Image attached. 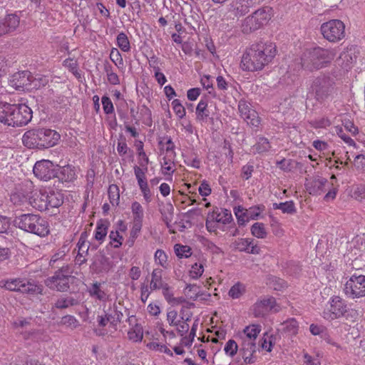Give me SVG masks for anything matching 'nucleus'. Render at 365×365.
I'll list each match as a JSON object with an SVG mask.
<instances>
[{
  "instance_id": "nucleus-32",
  "label": "nucleus",
  "mask_w": 365,
  "mask_h": 365,
  "mask_svg": "<svg viewBox=\"0 0 365 365\" xmlns=\"http://www.w3.org/2000/svg\"><path fill=\"white\" fill-rule=\"evenodd\" d=\"M88 292L92 297H95L100 301L106 302L108 299V297L107 294L101 289V284L99 282H96L93 283Z\"/></svg>"
},
{
  "instance_id": "nucleus-44",
  "label": "nucleus",
  "mask_w": 365,
  "mask_h": 365,
  "mask_svg": "<svg viewBox=\"0 0 365 365\" xmlns=\"http://www.w3.org/2000/svg\"><path fill=\"white\" fill-rule=\"evenodd\" d=\"M243 119L247 123L248 125H250L253 127H258L260 123V118L255 110H252V111L245 117H244Z\"/></svg>"
},
{
  "instance_id": "nucleus-61",
  "label": "nucleus",
  "mask_w": 365,
  "mask_h": 365,
  "mask_svg": "<svg viewBox=\"0 0 365 365\" xmlns=\"http://www.w3.org/2000/svg\"><path fill=\"white\" fill-rule=\"evenodd\" d=\"M150 349L153 350H159L161 352L168 354L170 356H173V352L164 344H160L157 342H151L148 345Z\"/></svg>"
},
{
  "instance_id": "nucleus-51",
  "label": "nucleus",
  "mask_w": 365,
  "mask_h": 365,
  "mask_svg": "<svg viewBox=\"0 0 365 365\" xmlns=\"http://www.w3.org/2000/svg\"><path fill=\"white\" fill-rule=\"evenodd\" d=\"M172 106L175 113L178 116L179 118H182L185 115V109L181 104L180 100H173L172 102Z\"/></svg>"
},
{
  "instance_id": "nucleus-43",
  "label": "nucleus",
  "mask_w": 365,
  "mask_h": 365,
  "mask_svg": "<svg viewBox=\"0 0 365 365\" xmlns=\"http://www.w3.org/2000/svg\"><path fill=\"white\" fill-rule=\"evenodd\" d=\"M108 192L110 202L113 205H117L118 204V200H119V197H120L118 186L115 185H110L108 187Z\"/></svg>"
},
{
  "instance_id": "nucleus-20",
  "label": "nucleus",
  "mask_w": 365,
  "mask_h": 365,
  "mask_svg": "<svg viewBox=\"0 0 365 365\" xmlns=\"http://www.w3.org/2000/svg\"><path fill=\"white\" fill-rule=\"evenodd\" d=\"M235 249L240 252L257 255L260 252V247L254 244V240L250 238H240L233 242Z\"/></svg>"
},
{
  "instance_id": "nucleus-53",
  "label": "nucleus",
  "mask_w": 365,
  "mask_h": 365,
  "mask_svg": "<svg viewBox=\"0 0 365 365\" xmlns=\"http://www.w3.org/2000/svg\"><path fill=\"white\" fill-rule=\"evenodd\" d=\"M101 102L105 113L110 114L113 113V105L109 97L106 96H103L101 98Z\"/></svg>"
},
{
  "instance_id": "nucleus-7",
  "label": "nucleus",
  "mask_w": 365,
  "mask_h": 365,
  "mask_svg": "<svg viewBox=\"0 0 365 365\" xmlns=\"http://www.w3.org/2000/svg\"><path fill=\"white\" fill-rule=\"evenodd\" d=\"M270 8H262L247 16L242 24V31L249 34L266 24L271 18Z\"/></svg>"
},
{
  "instance_id": "nucleus-8",
  "label": "nucleus",
  "mask_w": 365,
  "mask_h": 365,
  "mask_svg": "<svg viewBox=\"0 0 365 365\" xmlns=\"http://www.w3.org/2000/svg\"><path fill=\"white\" fill-rule=\"evenodd\" d=\"M307 189L311 195H318L328 190L324 200L327 202L336 197L337 188L333 186L327 178L318 177L307 184Z\"/></svg>"
},
{
  "instance_id": "nucleus-3",
  "label": "nucleus",
  "mask_w": 365,
  "mask_h": 365,
  "mask_svg": "<svg viewBox=\"0 0 365 365\" xmlns=\"http://www.w3.org/2000/svg\"><path fill=\"white\" fill-rule=\"evenodd\" d=\"M14 225L25 232L41 237L47 236L50 232L48 222L38 215L28 213L16 216Z\"/></svg>"
},
{
  "instance_id": "nucleus-26",
  "label": "nucleus",
  "mask_w": 365,
  "mask_h": 365,
  "mask_svg": "<svg viewBox=\"0 0 365 365\" xmlns=\"http://www.w3.org/2000/svg\"><path fill=\"white\" fill-rule=\"evenodd\" d=\"M91 268L97 273L108 271L110 268L109 259L102 254L96 255Z\"/></svg>"
},
{
  "instance_id": "nucleus-2",
  "label": "nucleus",
  "mask_w": 365,
  "mask_h": 365,
  "mask_svg": "<svg viewBox=\"0 0 365 365\" xmlns=\"http://www.w3.org/2000/svg\"><path fill=\"white\" fill-rule=\"evenodd\" d=\"M60 135L55 130L37 128L26 131L22 138L24 145L30 149H46L56 145Z\"/></svg>"
},
{
  "instance_id": "nucleus-58",
  "label": "nucleus",
  "mask_w": 365,
  "mask_h": 365,
  "mask_svg": "<svg viewBox=\"0 0 365 365\" xmlns=\"http://www.w3.org/2000/svg\"><path fill=\"white\" fill-rule=\"evenodd\" d=\"M199 287L196 284H188L186 285V287L185 289V292L187 295H189L190 299H192L193 300H196L198 295H197V289Z\"/></svg>"
},
{
  "instance_id": "nucleus-6",
  "label": "nucleus",
  "mask_w": 365,
  "mask_h": 365,
  "mask_svg": "<svg viewBox=\"0 0 365 365\" xmlns=\"http://www.w3.org/2000/svg\"><path fill=\"white\" fill-rule=\"evenodd\" d=\"M0 287L9 291L29 294H41L43 291L42 287L34 281L20 278L2 280L0 282Z\"/></svg>"
},
{
  "instance_id": "nucleus-60",
  "label": "nucleus",
  "mask_w": 365,
  "mask_h": 365,
  "mask_svg": "<svg viewBox=\"0 0 365 365\" xmlns=\"http://www.w3.org/2000/svg\"><path fill=\"white\" fill-rule=\"evenodd\" d=\"M178 312L175 309H169L167 312V321L170 326H177L179 322H177Z\"/></svg>"
},
{
  "instance_id": "nucleus-35",
  "label": "nucleus",
  "mask_w": 365,
  "mask_h": 365,
  "mask_svg": "<svg viewBox=\"0 0 365 365\" xmlns=\"http://www.w3.org/2000/svg\"><path fill=\"white\" fill-rule=\"evenodd\" d=\"M273 208L274 210H281L283 213L294 214L297 212L294 203L293 201H287L280 203H274Z\"/></svg>"
},
{
  "instance_id": "nucleus-64",
  "label": "nucleus",
  "mask_w": 365,
  "mask_h": 365,
  "mask_svg": "<svg viewBox=\"0 0 365 365\" xmlns=\"http://www.w3.org/2000/svg\"><path fill=\"white\" fill-rule=\"evenodd\" d=\"M141 192L143 193L144 200L146 201V202H150L152 200V195L150 190L148 187V182L142 184V185H138Z\"/></svg>"
},
{
  "instance_id": "nucleus-31",
  "label": "nucleus",
  "mask_w": 365,
  "mask_h": 365,
  "mask_svg": "<svg viewBox=\"0 0 365 365\" xmlns=\"http://www.w3.org/2000/svg\"><path fill=\"white\" fill-rule=\"evenodd\" d=\"M78 300L74 299L72 297L67 296V297H62L58 298L55 304L54 307L56 309H66L72 306H75L78 304Z\"/></svg>"
},
{
  "instance_id": "nucleus-49",
  "label": "nucleus",
  "mask_w": 365,
  "mask_h": 365,
  "mask_svg": "<svg viewBox=\"0 0 365 365\" xmlns=\"http://www.w3.org/2000/svg\"><path fill=\"white\" fill-rule=\"evenodd\" d=\"M250 5L248 2H241L237 4L233 12L236 16H242L247 14L250 11Z\"/></svg>"
},
{
  "instance_id": "nucleus-30",
  "label": "nucleus",
  "mask_w": 365,
  "mask_h": 365,
  "mask_svg": "<svg viewBox=\"0 0 365 365\" xmlns=\"http://www.w3.org/2000/svg\"><path fill=\"white\" fill-rule=\"evenodd\" d=\"M63 203V198L61 193L50 192L48 193V210L49 207L58 208Z\"/></svg>"
},
{
  "instance_id": "nucleus-47",
  "label": "nucleus",
  "mask_w": 365,
  "mask_h": 365,
  "mask_svg": "<svg viewBox=\"0 0 365 365\" xmlns=\"http://www.w3.org/2000/svg\"><path fill=\"white\" fill-rule=\"evenodd\" d=\"M238 350V345L233 339H230L225 344L224 351L225 354L231 357L234 356Z\"/></svg>"
},
{
  "instance_id": "nucleus-57",
  "label": "nucleus",
  "mask_w": 365,
  "mask_h": 365,
  "mask_svg": "<svg viewBox=\"0 0 365 365\" xmlns=\"http://www.w3.org/2000/svg\"><path fill=\"white\" fill-rule=\"evenodd\" d=\"M238 110L241 117L243 118L247 115H248V113H250L252 109L250 108L249 103H247L245 101L241 100L238 103Z\"/></svg>"
},
{
  "instance_id": "nucleus-19",
  "label": "nucleus",
  "mask_w": 365,
  "mask_h": 365,
  "mask_svg": "<svg viewBox=\"0 0 365 365\" xmlns=\"http://www.w3.org/2000/svg\"><path fill=\"white\" fill-rule=\"evenodd\" d=\"M239 351L245 364H252L257 361V356H255L257 351L256 343L242 341Z\"/></svg>"
},
{
  "instance_id": "nucleus-4",
  "label": "nucleus",
  "mask_w": 365,
  "mask_h": 365,
  "mask_svg": "<svg viewBox=\"0 0 365 365\" xmlns=\"http://www.w3.org/2000/svg\"><path fill=\"white\" fill-rule=\"evenodd\" d=\"M71 267L68 264H63L58 267L52 277L45 280V284L51 289L58 292H67L70 288L71 276Z\"/></svg>"
},
{
  "instance_id": "nucleus-17",
  "label": "nucleus",
  "mask_w": 365,
  "mask_h": 365,
  "mask_svg": "<svg viewBox=\"0 0 365 365\" xmlns=\"http://www.w3.org/2000/svg\"><path fill=\"white\" fill-rule=\"evenodd\" d=\"M252 45L248 48L242 56L240 66L244 71H256L262 70V64L255 56Z\"/></svg>"
},
{
  "instance_id": "nucleus-9",
  "label": "nucleus",
  "mask_w": 365,
  "mask_h": 365,
  "mask_svg": "<svg viewBox=\"0 0 365 365\" xmlns=\"http://www.w3.org/2000/svg\"><path fill=\"white\" fill-rule=\"evenodd\" d=\"M321 32L329 42H337L345 36L344 24L339 19H332L321 25Z\"/></svg>"
},
{
  "instance_id": "nucleus-34",
  "label": "nucleus",
  "mask_w": 365,
  "mask_h": 365,
  "mask_svg": "<svg viewBox=\"0 0 365 365\" xmlns=\"http://www.w3.org/2000/svg\"><path fill=\"white\" fill-rule=\"evenodd\" d=\"M106 312L110 319V324L112 326L115 327L121 322L123 314L120 311L118 310L116 306H114L113 308L109 307Z\"/></svg>"
},
{
  "instance_id": "nucleus-50",
  "label": "nucleus",
  "mask_w": 365,
  "mask_h": 365,
  "mask_svg": "<svg viewBox=\"0 0 365 365\" xmlns=\"http://www.w3.org/2000/svg\"><path fill=\"white\" fill-rule=\"evenodd\" d=\"M204 272V267L202 264L195 263L192 265L191 269L190 270V276L195 279H198Z\"/></svg>"
},
{
  "instance_id": "nucleus-14",
  "label": "nucleus",
  "mask_w": 365,
  "mask_h": 365,
  "mask_svg": "<svg viewBox=\"0 0 365 365\" xmlns=\"http://www.w3.org/2000/svg\"><path fill=\"white\" fill-rule=\"evenodd\" d=\"M33 185L31 181L25 180L18 184L11 192L10 199L14 205H21L30 202L32 199Z\"/></svg>"
},
{
  "instance_id": "nucleus-12",
  "label": "nucleus",
  "mask_w": 365,
  "mask_h": 365,
  "mask_svg": "<svg viewBox=\"0 0 365 365\" xmlns=\"http://www.w3.org/2000/svg\"><path fill=\"white\" fill-rule=\"evenodd\" d=\"M11 81L16 89L22 91L37 88L40 85L39 81L34 78L29 71L15 73Z\"/></svg>"
},
{
  "instance_id": "nucleus-10",
  "label": "nucleus",
  "mask_w": 365,
  "mask_h": 365,
  "mask_svg": "<svg viewBox=\"0 0 365 365\" xmlns=\"http://www.w3.org/2000/svg\"><path fill=\"white\" fill-rule=\"evenodd\" d=\"M344 292L352 299L365 297V275H351L344 284Z\"/></svg>"
},
{
  "instance_id": "nucleus-54",
  "label": "nucleus",
  "mask_w": 365,
  "mask_h": 365,
  "mask_svg": "<svg viewBox=\"0 0 365 365\" xmlns=\"http://www.w3.org/2000/svg\"><path fill=\"white\" fill-rule=\"evenodd\" d=\"M66 247H63V250H58L51 257L49 264L52 267H55V264L61 260H63L66 257Z\"/></svg>"
},
{
  "instance_id": "nucleus-37",
  "label": "nucleus",
  "mask_w": 365,
  "mask_h": 365,
  "mask_svg": "<svg viewBox=\"0 0 365 365\" xmlns=\"http://www.w3.org/2000/svg\"><path fill=\"white\" fill-rule=\"evenodd\" d=\"M116 41L117 45L121 49V51L124 52H128L130 50V41L125 33L120 32L117 36Z\"/></svg>"
},
{
  "instance_id": "nucleus-63",
  "label": "nucleus",
  "mask_w": 365,
  "mask_h": 365,
  "mask_svg": "<svg viewBox=\"0 0 365 365\" xmlns=\"http://www.w3.org/2000/svg\"><path fill=\"white\" fill-rule=\"evenodd\" d=\"M11 228L9 218L0 215V233H7Z\"/></svg>"
},
{
  "instance_id": "nucleus-15",
  "label": "nucleus",
  "mask_w": 365,
  "mask_h": 365,
  "mask_svg": "<svg viewBox=\"0 0 365 365\" xmlns=\"http://www.w3.org/2000/svg\"><path fill=\"white\" fill-rule=\"evenodd\" d=\"M34 174L41 180L48 181L57 175L53 163L47 160L38 161L33 168Z\"/></svg>"
},
{
  "instance_id": "nucleus-33",
  "label": "nucleus",
  "mask_w": 365,
  "mask_h": 365,
  "mask_svg": "<svg viewBox=\"0 0 365 365\" xmlns=\"http://www.w3.org/2000/svg\"><path fill=\"white\" fill-rule=\"evenodd\" d=\"M197 118L199 120L205 121L210 115V111L207 109V103L205 100H201L196 108Z\"/></svg>"
},
{
  "instance_id": "nucleus-13",
  "label": "nucleus",
  "mask_w": 365,
  "mask_h": 365,
  "mask_svg": "<svg viewBox=\"0 0 365 365\" xmlns=\"http://www.w3.org/2000/svg\"><path fill=\"white\" fill-rule=\"evenodd\" d=\"M32 118V110L26 104H14L13 114L9 125L19 127L28 124Z\"/></svg>"
},
{
  "instance_id": "nucleus-52",
  "label": "nucleus",
  "mask_w": 365,
  "mask_h": 365,
  "mask_svg": "<svg viewBox=\"0 0 365 365\" xmlns=\"http://www.w3.org/2000/svg\"><path fill=\"white\" fill-rule=\"evenodd\" d=\"M61 324L68 327L76 328L78 325V322L73 316L66 315L61 318Z\"/></svg>"
},
{
  "instance_id": "nucleus-38",
  "label": "nucleus",
  "mask_w": 365,
  "mask_h": 365,
  "mask_svg": "<svg viewBox=\"0 0 365 365\" xmlns=\"http://www.w3.org/2000/svg\"><path fill=\"white\" fill-rule=\"evenodd\" d=\"M131 210L133 215L134 222H143L144 211L142 205L138 202L132 203Z\"/></svg>"
},
{
  "instance_id": "nucleus-25",
  "label": "nucleus",
  "mask_w": 365,
  "mask_h": 365,
  "mask_svg": "<svg viewBox=\"0 0 365 365\" xmlns=\"http://www.w3.org/2000/svg\"><path fill=\"white\" fill-rule=\"evenodd\" d=\"M32 199L30 200L29 203L36 209L40 211H46L48 210V192H41L35 193L34 195H31Z\"/></svg>"
},
{
  "instance_id": "nucleus-40",
  "label": "nucleus",
  "mask_w": 365,
  "mask_h": 365,
  "mask_svg": "<svg viewBox=\"0 0 365 365\" xmlns=\"http://www.w3.org/2000/svg\"><path fill=\"white\" fill-rule=\"evenodd\" d=\"M245 292V287L243 284L237 282L229 290L228 294L232 299L240 298Z\"/></svg>"
},
{
  "instance_id": "nucleus-56",
  "label": "nucleus",
  "mask_w": 365,
  "mask_h": 365,
  "mask_svg": "<svg viewBox=\"0 0 365 365\" xmlns=\"http://www.w3.org/2000/svg\"><path fill=\"white\" fill-rule=\"evenodd\" d=\"M264 210V205L253 206L247 210V214L249 215L250 219L255 220L259 216L261 212H262Z\"/></svg>"
},
{
  "instance_id": "nucleus-23",
  "label": "nucleus",
  "mask_w": 365,
  "mask_h": 365,
  "mask_svg": "<svg viewBox=\"0 0 365 365\" xmlns=\"http://www.w3.org/2000/svg\"><path fill=\"white\" fill-rule=\"evenodd\" d=\"M55 178H57L61 182H72L76 178V169L69 165L59 168Z\"/></svg>"
},
{
  "instance_id": "nucleus-59",
  "label": "nucleus",
  "mask_w": 365,
  "mask_h": 365,
  "mask_svg": "<svg viewBox=\"0 0 365 365\" xmlns=\"http://www.w3.org/2000/svg\"><path fill=\"white\" fill-rule=\"evenodd\" d=\"M134 172L138 180V185H142V184L147 182L145 178V173L142 168H139L138 166H135Z\"/></svg>"
},
{
  "instance_id": "nucleus-29",
  "label": "nucleus",
  "mask_w": 365,
  "mask_h": 365,
  "mask_svg": "<svg viewBox=\"0 0 365 365\" xmlns=\"http://www.w3.org/2000/svg\"><path fill=\"white\" fill-rule=\"evenodd\" d=\"M109 226V222L107 220H100L96 226V229L95 231V239L98 241H103L106 237L108 228Z\"/></svg>"
},
{
  "instance_id": "nucleus-46",
  "label": "nucleus",
  "mask_w": 365,
  "mask_h": 365,
  "mask_svg": "<svg viewBox=\"0 0 365 365\" xmlns=\"http://www.w3.org/2000/svg\"><path fill=\"white\" fill-rule=\"evenodd\" d=\"M110 60L115 64L118 68L123 67V60L120 53L117 48H113L110 53Z\"/></svg>"
},
{
  "instance_id": "nucleus-5",
  "label": "nucleus",
  "mask_w": 365,
  "mask_h": 365,
  "mask_svg": "<svg viewBox=\"0 0 365 365\" xmlns=\"http://www.w3.org/2000/svg\"><path fill=\"white\" fill-rule=\"evenodd\" d=\"M334 85V78L327 74H321L316 77L311 86L314 98L319 102L324 101L333 93Z\"/></svg>"
},
{
  "instance_id": "nucleus-62",
  "label": "nucleus",
  "mask_w": 365,
  "mask_h": 365,
  "mask_svg": "<svg viewBox=\"0 0 365 365\" xmlns=\"http://www.w3.org/2000/svg\"><path fill=\"white\" fill-rule=\"evenodd\" d=\"M152 282L158 284H166L163 281V270L160 268L154 269L151 274Z\"/></svg>"
},
{
  "instance_id": "nucleus-39",
  "label": "nucleus",
  "mask_w": 365,
  "mask_h": 365,
  "mask_svg": "<svg viewBox=\"0 0 365 365\" xmlns=\"http://www.w3.org/2000/svg\"><path fill=\"white\" fill-rule=\"evenodd\" d=\"M252 234L257 238H265L267 237V231L264 225L261 222H255L251 227Z\"/></svg>"
},
{
  "instance_id": "nucleus-55",
  "label": "nucleus",
  "mask_w": 365,
  "mask_h": 365,
  "mask_svg": "<svg viewBox=\"0 0 365 365\" xmlns=\"http://www.w3.org/2000/svg\"><path fill=\"white\" fill-rule=\"evenodd\" d=\"M84 234H85V232L81 234V237L77 244V246L78 248V253L84 255L85 256H86L88 254L89 245H87V243L86 242V240H84V237H83Z\"/></svg>"
},
{
  "instance_id": "nucleus-1",
  "label": "nucleus",
  "mask_w": 365,
  "mask_h": 365,
  "mask_svg": "<svg viewBox=\"0 0 365 365\" xmlns=\"http://www.w3.org/2000/svg\"><path fill=\"white\" fill-rule=\"evenodd\" d=\"M336 54L335 48L319 46L306 49L301 56L302 68L310 72L327 67Z\"/></svg>"
},
{
  "instance_id": "nucleus-16",
  "label": "nucleus",
  "mask_w": 365,
  "mask_h": 365,
  "mask_svg": "<svg viewBox=\"0 0 365 365\" xmlns=\"http://www.w3.org/2000/svg\"><path fill=\"white\" fill-rule=\"evenodd\" d=\"M276 300L273 297H264L257 301L252 307L255 317H263L269 312H277Z\"/></svg>"
},
{
  "instance_id": "nucleus-24",
  "label": "nucleus",
  "mask_w": 365,
  "mask_h": 365,
  "mask_svg": "<svg viewBox=\"0 0 365 365\" xmlns=\"http://www.w3.org/2000/svg\"><path fill=\"white\" fill-rule=\"evenodd\" d=\"M261 331V327L257 324H252L246 327L243 333L240 334V339L242 341L253 342L255 343V340Z\"/></svg>"
},
{
  "instance_id": "nucleus-21",
  "label": "nucleus",
  "mask_w": 365,
  "mask_h": 365,
  "mask_svg": "<svg viewBox=\"0 0 365 365\" xmlns=\"http://www.w3.org/2000/svg\"><path fill=\"white\" fill-rule=\"evenodd\" d=\"M19 25V19L15 14H9L0 21V36L14 31Z\"/></svg>"
},
{
  "instance_id": "nucleus-45",
  "label": "nucleus",
  "mask_w": 365,
  "mask_h": 365,
  "mask_svg": "<svg viewBox=\"0 0 365 365\" xmlns=\"http://www.w3.org/2000/svg\"><path fill=\"white\" fill-rule=\"evenodd\" d=\"M284 329L290 335H295L298 332V322L292 319L284 324Z\"/></svg>"
},
{
  "instance_id": "nucleus-48",
  "label": "nucleus",
  "mask_w": 365,
  "mask_h": 365,
  "mask_svg": "<svg viewBox=\"0 0 365 365\" xmlns=\"http://www.w3.org/2000/svg\"><path fill=\"white\" fill-rule=\"evenodd\" d=\"M194 307V303H188L187 306H182L180 311V319L185 322H190L192 317V313L189 309Z\"/></svg>"
},
{
  "instance_id": "nucleus-41",
  "label": "nucleus",
  "mask_w": 365,
  "mask_h": 365,
  "mask_svg": "<svg viewBox=\"0 0 365 365\" xmlns=\"http://www.w3.org/2000/svg\"><path fill=\"white\" fill-rule=\"evenodd\" d=\"M174 250L176 255L180 258H187L191 256V248L187 245L176 244L174 246Z\"/></svg>"
},
{
  "instance_id": "nucleus-28",
  "label": "nucleus",
  "mask_w": 365,
  "mask_h": 365,
  "mask_svg": "<svg viewBox=\"0 0 365 365\" xmlns=\"http://www.w3.org/2000/svg\"><path fill=\"white\" fill-rule=\"evenodd\" d=\"M14 104L6 102H0V122L9 125L11 117H12Z\"/></svg>"
},
{
  "instance_id": "nucleus-18",
  "label": "nucleus",
  "mask_w": 365,
  "mask_h": 365,
  "mask_svg": "<svg viewBox=\"0 0 365 365\" xmlns=\"http://www.w3.org/2000/svg\"><path fill=\"white\" fill-rule=\"evenodd\" d=\"M358 53L359 51L356 46H348L340 53L336 59V63L344 69L348 70L356 61Z\"/></svg>"
},
{
  "instance_id": "nucleus-22",
  "label": "nucleus",
  "mask_w": 365,
  "mask_h": 365,
  "mask_svg": "<svg viewBox=\"0 0 365 365\" xmlns=\"http://www.w3.org/2000/svg\"><path fill=\"white\" fill-rule=\"evenodd\" d=\"M346 304L344 299L339 296H334L331 299V314L332 319H338L343 317L346 312Z\"/></svg>"
},
{
  "instance_id": "nucleus-11",
  "label": "nucleus",
  "mask_w": 365,
  "mask_h": 365,
  "mask_svg": "<svg viewBox=\"0 0 365 365\" xmlns=\"http://www.w3.org/2000/svg\"><path fill=\"white\" fill-rule=\"evenodd\" d=\"M256 58L262 64V69L270 63L277 53L276 46L273 43L259 42L252 44Z\"/></svg>"
},
{
  "instance_id": "nucleus-42",
  "label": "nucleus",
  "mask_w": 365,
  "mask_h": 365,
  "mask_svg": "<svg viewBox=\"0 0 365 365\" xmlns=\"http://www.w3.org/2000/svg\"><path fill=\"white\" fill-rule=\"evenodd\" d=\"M255 150L257 153H264L268 151L271 146L267 138L264 137H259L257 143L255 145Z\"/></svg>"
},
{
  "instance_id": "nucleus-36",
  "label": "nucleus",
  "mask_w": 365,
  "mask_h": 365,
  "mask_svg": "<svg viewBox=\"0 0 365 365\" xmlns=\"http://www.w3.org/2000/svg\"><path fill=\"white\" fill-rule=\"evenodd\" d=\"M104 70L107 74V78L108 82L112 85H118L120 84V79L118 76L113 71L112 66L106 62L104 64Z\"/></svg>"
},
{
  "instance_id": "nucleus-27",
  "label": "nucleus",
  "mask_w": 365,
  "mask_h": 365,
  "mask_svg": "<svg viewBox=\"0 0 365 365\" xmlns=\"http://www.w3.org/2000/svg\"><path fill=\"white\" fill-rule=\"evenodd\" d=\"M208 218L217 222L227 224L231 221L232 217L230 211L228 210L224 209L219 212L218 209L216 208V210L208 214Z\"/></svg>"
}]
</instances>
